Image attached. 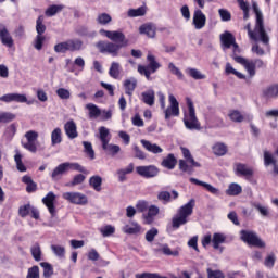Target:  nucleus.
I'll return each instance as SVG.
<instances>
[{
    "label": "nucleus",
    "mask_w": 278,
    "mask_h": 278,
    "mask_svg": "<svg viewBox=\"0 0 278 278\" xmlns=\"http://www.w3.org/2000/svg\"><path fill=\"white\" fill-rule=\"evenodd\" d=\"M101 36H105L111 41H98L96 43L97 49H99L100 53H109V55H113L116 58L118 55V51L129 47V39L125 36V34L121 30H105L100 29ZM117 42V43H114Z\"/></svg>",
    "instance_id": "1"
},
{
    "label": "nucleus",
    "mask_w": 278,
    "mask_h": 278,
    "mask_svg": "<svg viewBox=\"0 0 278 278\" xmlns=\"http://www.w3.org/2000/svg\"><path fill=\"white\" fill-rule=\"evenodd\" d=\"M252 10L256 16L254 30L251 29V24H248L244 29L248 31V36L254 42H262L265 47L270 45V37L268 33H266V28H264V15L257 5V2L252 3Z\"/></svg>",
    "instance_id": "2"
},
{
    "label": "nucleus",
    "mask_w": 278,
    "mask_h": 278,
    "mask_svg": "<svg viewBox=\"0 0 278 278\" xmlns=\"http://www.w3.org/2000/svg\"><path fill=\"white\" fill-rule=\"evenodd\" d=\"M194 205L195 201L194 199H191L187 204L178 208L177 215L172 220L174 229H179L181 225H186V223H188V216H192V212H194Z\"/></svg>",
    "instance_id": "3"
},
{
    "label": "nucleus",
    "mask_w": 278,
    "mask_h": 278,
    "mask_svg": "<svg viewBox=\"0 0 278 278\" xmlns=\"http://www.w3.org/2000/svg\"><path fill=\"white\" fill-rule=\"evenodd\" d=\"M235 62L241 64L250 77H255V68H264L266 66L262 59L249 60L244 56H235Z\"/></svg>",
    "instance_id": "4"
},
{
    "label": "nucleus",
    "mask_w": 278,
    "mask_h": 278,
    "mask_svg": "<svg viewBox=\"0 0 278 278\" xmlns=\"http://www.w3.org/2000/svg\"><path fill=\"white\" fill-rule=\"evenodd\" d=\"M187 105L189 113L184 118L185 127L190 130L201 129V123H199V118H197V112L194 111V103L190 98H187Z\"/></svg>",
    "instance_id": "5"
},
{
    "label": "nucleus",
    "mask_w": 278,
    "mask_h": 278,
    "mask_svg": "<svg viewBox=\"0 0 278 278\" xmlns=\"http://www.w3.org/2000/svg\"><path fill=\"white\" fill-rule=\"evenodd\" d=\"M147 60L149 62L148 66L144 65H139L138 66V73L140 75H144V77L150 80L151 79V74L157 73L160 68H162V64L155 60V55L149 53L147 55Z\"/></svg>",
    "instance_id": "6"
},
{
    "label": "nucleus",
    "mask_w": 278,
    "mask_h": 278,
    "mask_svg": "<svg viewBox=\"0 0 278 278\" xmlns=\"http://www.w3.org/2000/svg\"><path fill=\"white\" fill-rule=\"evenodd\" d=\"M242 242L249 244V247H256L257 249H264L266 243L257 236V232L251 230L240 231Z\"/></svg>",
    "instance_id": "7"
},
{
    "label": "nucleus",
    "mask_w": 278,
    "mask_h": 278,
    "mask_svg": "<svg viewBox=\"0 0 278 278\" xmlns=\"http://www.w3.org/2000/svg\"><path fill=\"white\" fill-rule=\"evenodd\" d=\"M38 131L36 130H28L25 132L24 138H26L27 142L22 143V147L29 151L30 153H36L38 151V146L36 144V141L38 140Z\"/></svg>",
    "instance_id": "8"
},
{
    "label": "nucleus",
    "mask_w": 278,
    "mask_h": 278,
    "mask_svg": "<svg viewBox=\"0 0 278 278\" xmlns=\"http://www.w3.org/2000/svg\"><path fill=\"white\" fill-rule=\"evenodd\" d=\"M62 198L74 205H88V197L81 192H64Z\"/></svg>",
    "instance_id": "9"
},
{
    "label": "nucleus",
    "mask_w": 278,
    "mask_h": 278,
    "mask_svg": "<svg viewBox=\"0 0 278 278\" xmlns=\"http://www.w3.org/2000/svg\"><path fill=\"white\" fill-rule=\"evenodd\" d=\"M136 173L144 179H153L160 175V169L155 165H142L136 167Z\"/></svg>",
    "instance_id": "10"
},
{
    "label": "nucleus",
    "mask_w": 278,
    "mask_h": 278,
    "mask_svg": "<svg viewBox=\"0 0 278 278\" xmlns=\"http://www.w3.org/2000/svg\"><path fill=\"white\" fill-rule=\"evenodd\" d=\"M169 106L164 110L165 121H169L172 116H179V102L175 96H168Z\"/></svg>",
    "instance_id": "11"
},
{
    "label": "nucleus",
    "mask_w": 278,
    "mask_h": 278,
    "mask_svg": "<svg viewBox=\"0 0 278 278\" xmlns=\"http://www.w3.org/2000/svg\"><path fill=\"white\" fill-rule=\"evenodd\" d=\"M0 101L3 103H27V105H31V101H27V96L21 93H7L0 97Z\"/></svg>",
    "instance_id": "12"
},
{
    "label": "nucleus",
    "mask_w": 278,
    "mask_h": 278,
    "mask_svg": "<svg viewBox=\"0 0 278 278\" xmlns=\"http://www.w3.org/2000/svg\"><path fill=\"white\" fill-rule=\"evenodd\" d=\"M192 25L197 30H201L203 29V27H205V25H207V16L203 14V11H201V9L194 10Z\"/></svg>",
    "instance_id": "13"
},
{
    "label": "nucleus",
    "mask_w": 278,
    "mask_h": 278,
    "mask_svg": "<svg viewBox=\"0 0 278 278\" xmlns=\"http://www.w3.org/2000/svg\"><path fill=\"white\" fill-rule=\"evenodd\" d=\"M176 199H179V192L177 190H172V194L168 191H159L157 193V201L163 203V205L170 203V201H176Z\"/></svg>",
    "instance_id": "14"
},
{
    "label": "nucleus",
    "mask_w": 278,
    "mask_h": 278,
    "mask_svg": "<svg viewBox=\"0 0 278 278\" xmlns=\"http://www.w3.org/2000/svg\"><path fill=\"white\" fill-rule=\"evenodd\" d=\"M0 41L4 47L12 49L14 47V39L5 26H0Z\"/></svg>",
    "instance_id": "15"
},
{
    "label": "nucleus",
    "mask_w": 278,
    "mask_h": 278,
    "mask_svg": "<svg viewBox=\"0 0 278 278\" xmlns=\"http://www.w3.org/2000/svg\"><path fill=\"white\" fill-rule=\"evenodd\" d=\"M220 42H222V49L223 51H227V49H231V47L236 42V37L229 31H225L219 36Z\"/></svg>",
    "instance_id": "16"
},
{
    "label": "nucleus",
    "mask_w": 278,
    "mask_h": 278,
    "mask_svg": "<svg viewBox=\"0 0 278 278\" xmlns=\"http://www.w3.org/2000/svg\"><path fill=\"white\" fill-rule=\"evenodd\" d=\"M139 34L147 36L148 38H155L157 34V27L152 23L142 24L139 27Z\"/></svg>",
    "instance_id": "17"
},
{
    "label": "nucleus",
    "mask_w": 278,
    "mask_h": 278,
    "mask_svg": "<svg viewBox=\"0 0 278 278\" xmlns=\"http://www.w3.org/2000/svg\"><path fill=\"white\" fill-rule=\"evenodd\" d=\"M43 205L48 208L51 216H55V193L53 191H50L43 199H42Z\"/></svg>",
    "instance_id": "18"
},
{
    "label": "nucleus",
    "mask_w": 278,
    "mask_h": 278,
    "mask_svg": "<svg viewBox=\"0 0 278 278\" xmlns=\"http://www.w3.org/2000/svg\"><path fill=\"white\" fill-rule=\"evenodd\" d=\"M64 131L70 140H75V138L79 136V132H77V124H75L73 119L65 123Z\"/></svg>",
    "instance_id": "19"
},
{
    "label": "nucleus",
    "mask_w": 278,
    "mask_h": 278,
    "mask_svg": "<svg viewBox=\"0 0 278 278\" xmlns=\"http://www.w3.org/2000/svg\"><path fill=\"white\" fill-rule=\"evenodd\" d=\"M141 144L146 151L149 153H153L154 155H157L160 153H164V149L162 147L157 146V143H151V141L147 139H141Z\"/></svg>",
    "instance_id": "20"
},
{
    "label": "nucleus",
    "mask_w": 278,
    "mask_h": 278,
    "mask_svg": "<svg viewBox=\"0 0 278 278\" xmlns=\"http://www.w3.org/2000/svg\"><path fill=\"white\" fill-rule=\"evenodd\" d=\"M263 98L267 101L278 98V84L269 85L262 91Z\"/></svg>",
    "instance_id": "21"
},
{
    "label": "nucleus",
    "mask_w": 278,
    "mask_h": 278,
    "mask_svg": "<svg viewBox=\"0 0 278 278\" xmlns=\"http://www.w3.org/2000/svg\"><path fill=\"white\" fill-rule=\"evenodd\" d=\"M179 251H181V249L176 248L172 250L166 243L162 244L159 249H154L155 253H163V255H167L169 257H179Z\"/></svg>",
    "instance_id": "22"
},
{
    "label": "nucleus",
    "mask_w": 278,
    "mask_h": 278,
    "mask_svg": "<svg viewBox=\"0 0 278 278\" xmlns=\"http://www.w3.org/2000/svg\"><path fill=\"white\" fill-rule=\"evenodd\" d=\"M138 87V79L131 77L124 80L125 94L128 97H134V91Z\"/></svg>",
    "instance_id": "23"
},
{
    "label": "nucleus",
    "mask_w": 278,
    "mask_h": 278,
    "mask_svg": "<svg viewBox=\"0 0 278 278\" xmlns=\"http://www.w3.org/2000/svg\"><path fill=\"white\" fill-rule=\"evenodd\" d=\"M86 110H88V118L90 121H97L101 116V110L94 103H88L85 105Z\"/></svg>",
    "instance_id": "24"
},
{
    "label": "nucleus",
    "mask_w": 278,
    "mask_h": 278,
    "mask_svg": "<svg viewBox=\"0 0 278 278\" xmlns=\"http://www.w3.org/2000/svg\"><path fill=\"white\" fill-rule=\"evenodd\" d=\"M189 181L191 184H195V186H202L203 188H205V190L211 192V194H220V191L218 190V188L212 186L211 184L201 181V180H199L197 178H189Z\"/></svg>",
    "instance_id": "25"
},
{
    "label": "nucleus",
    "mask_w": 278,
    "mask_h": 278,
    "mask_svg": "<svg viewBox=\"0 0 278 278\" xmlns=\"http://www.w3.org/2000/svg\"><path fill=\"white\" fill-rule=\"evenodd\" d=\"M141 101L146 103V105L153 106L155 105V91L153 89H149L141 93Z\"/></svg>",
    "instance_id": "26"
},
{
    "label": "nucleus",
    "mask_w": 278,
    "mask_h": 278,
    "mask_svg": "<svg viewBox=\"0 0 278 278\" xmlns=\"http://www.w3.org/2000/svg\"><path fill=\"white\" fill-rule=\"evenodd\" d=\"M225 240H227V237L220 232H215L213 235V249L219 250L220 253H223L224 249L220 247V244H224Z\"/></svg>",
    "instance_id": "27"
},
{
    "label": "nucleus",
    "mask_w": 278,
    "mask_h": 278,
    "mask_svg": "<svg viewBox=\"0 0 278 278\" xmlns=\"http://www.w3.org/2000/svg\"><path fill=\"white\" fill-rule=\"evenodd\" d=\"M236 173L238 175H242L243 177H253V168H251L247 164L237 163L236 164Z\"/></svg>",
    "instance_id": "28"
},
{
    "label": "nucleus",
    "mask_w": 278,
    "mask_h": 278,
    "mask_svg": "<svg viewBox=\"0 0 278 278\" xmlns=\"http://www.w3.org/2000/svg\"><path fill=\"white\" fill-rule=\"evenodd\" d=\"M117 177L118 181L123 184L124 181H127V175H131L134 173V163H130L127 167L117 169Z\"/></svg>",
    "instance_id": "29"
},
{
    "label": "nucleus",
    "mask_w": 278,
    "mask_h": 278,
    "mask_svg": "<svg viewBox=\"0 0 278 278\" xmlns=\"http://www.w3.org/2000/svg\"><path fill=\"white\" fill-rule=\"evenodd\" d=\"M140 231H142V227H140L136 222H131L130 225L123 227V232L128 233L129 236H136L140 233Z\"/></svg>",
    "instance_id": "30"
},
{
    "label": "nucleus",
    "mask_w": 278,
    "mask_h": 278,
    "mask_svg": "<svg viewBox=\"0 0 278 278\" xmlns=\"http://www.w3.org/2000/svg\"><path fill=\"white\" fill-rule=\"evenodd\" d=\"M161 166L167 168L168 170H173L175 166H177V159L175 154H168L165 159H163Z\"/></svg>",
    "instance_id": "31"
},
{
    "label": "nucleus",
    "mask_w": 278,
    "mask_h": 278,
    "mask_svg": "<svg viewBox=\"0 0 278 278\" xmlns=\"http://www.w3.org/2000/svg\"><path fill=\"white\" fill-rule=\"evenodd\" d=\"M89 186L93 188L96 192H101L102 190L101 186H103V178H101V176L99 175L91 176L89 178Z\"/></svg>",
    "instance_id": "32"
},
{
    "label": "nucleus",
    "mask_w": 278,
    "mask_h": 278,
    "mask_svg": "<svg viewBox=\"0 0 278 278\" xmlns=\"http://www.w3.org/2000/svg\"><path fill=\"white\" fill-rule=\"evenodd\" d=\"M66 167L64 163L59 164L52 172L51 177L53 181H58L59 179H62V175L66 174Z\"/></svg>",
    "instance_id": "33"
},
{
    "label": "nucleus",
    "mask_w": 278,
    "mask_h": 278,
    "mask_svg": "<svg viewBox=\"0 0 278 278\" xmlns=\"http://www.w3.org/2000/svg\"><path fill=\"white\" fill-rule=\"evenodd\" d=\"M62 144V128L56 127L51 132V146Z\"/></svg>",
    "instance_id": "34"
},
{
    "label": "nucleus",
    "mask_w": 278,
    "mask_h": 278,
    "mask_svg": "<svg viewBox=\"0 0 278 278\" xmlns=\"http://www.w3.org/2000/svg\"><path fill=\"white\" fill-rule=\"evenodd\" d=\"M30 253L35 262L42 261V248H40V243H35L30 247Z\"/></svg>",
    "instance_id": "35"
},
{
    "label": "nucleus",
    "mask_w": 278,
    "mask_h": 278,
    "mask_svg": "<svg viewBox=\"0 0 278 278\" xmlns=\"http://www.w3.org/2000/svg\"><path fill=\"white\" fill-rule=\"evenodd\" d=\"M180 150L185 160H187V162H190V164L195 168L201 167V164L194 161V157H192V154L190 153V150L188 148L181 147Z\"/></svg>",
    "instance_id": "36"
},
{
    "label": "nucleus",
    "mask_w": 278,
    "mask_h": 278,
    "mask_svg": "<svg viewBox=\"0 0 278 278\" xmlns=\"http://www.w3.org/2000/svg\"><path fill=\"white\" fill-rule=\"evenodd\" d=\"M213 153L218 157H223V155H227V146L223 142H217L213 146Z\"/></svg>",
    "instance_id": "37"
},
{
    "label": "nucleus",
    "mask_w": 278,
    "mask_h": 278,
    "mask_svg": "<svg viewBox=\"0 0 278 278\" xmlns=\"http://www.w3.org/2000/svg\"><path fill=\"white\" fill-rule=\"evenodd\" d=\"M241 193H242V186L236 182L230 184L228 189L226 190V194H228V197H238V194H241Z\"/></svg>",
    "instance_id": "38"
},
{
    "label": "nucleus",
    "mask_w": 278,
    "mask_h": 278,
    "mask_svg": "<svg viewBox=\"0 0 278 278\" xmlns=\"http://www.w3.org/2000/svg\"><path fill=\"white\" fill-rule=\"evenodd\" d=\"M109 75L113 79H118V77H121V63L112 62L111 67L109 70Z\"/></svg>",
    "instance_id": "39"
},
{
    "label": "nucleus",
    "mask_w": 278,
    "mask_h": 278,
    "mask_svg": "<svg viewBox=\"0 0 278 278\" xmlns=\"http://www.w3.org/2000/svg\"><path fill=\"white\" fill-rule=\"evenodd\" d=\"M103 151L108 153L109 155H116L117 153H121V146L112 144V143H104L102 146Z\"/></svg>",
    "instance_id": "40"
},
{
    "label": "nucleus",
    "mask_w": 278,
    "mask_h": 278,
    "mask_svg": "<svg viewBox=\"0 0 278 278\" xmlns=\"http://www.w3.org/2000/svg\"><path fill=\"white\" fill-rule=\"evenodd\" d=\"M70 51H81L84 49V41L80 39H70L67 40Z\"/></svg>",
    "instance_id": "41"
},
{
    "label": "nucleus",
    "mask_w": 278,
    "mask_h": 278,
    "mask_svg": "<svg viewBox=\"0 0 278 278\" xmlns=\"http://www.w3.org/2000/svg\"><path fill=\"white\" fill-rule=\"evenodd\" d=\"M64 10V4H52L50 5L46 11V16H55V14H59V12H62Z\"/></svg>",
    "instance_id": "42"
},
{
    "label": "nucleus",
    "mask_w": 278,
    "mask_h": 278,
    "mask_svg": "<svg viewBox=\"0 0 278 278\" xmlns=\"http://www.w3.org/2000/svg\"><path fill=\"white\" fill-rule=\"evenodd\" d=\"M65 166V170L68 173V170H77V173H87L86 167L81 166L79 163H71V162H65L63 163Z\"/></svg>",
    "instance_id": "43"
},
{
    "label": "nucleus",
    "mask_w": 278,
    "mask_h": 278,
    "mask_svg": "<svg viewBox=\"0 0 278 278\" xmlns=\"http://www.w3.org/2000/svg\"><path fill=\"white\" fill-rule=\"evenodd\" d=\"M99 138H100V141L102 142V146L108 144L111 140L110 129L105 128L104 126L100 127L99 128Z\"/></svg>",
    "instance_id": "44"
},
{
    "label": "nucleus",
    "mask_w": 278,
    "mask_h": 278,
    "mask_svg": "<svg viewBox=\"0 0 278 278\" xmlns=\"http://www.w3.org/2000/svg\"><path fill=\"white\" fill-rule=\"evenodd\" d=\"M225 73L226 75H235L236 77H238V79H247V76L236 71V68H233L231 63H226Z\"/></svg>",
    "instance_id": "45"
},
{
    "label": "nucleus",
    "mask_w": 278,
    "mask_h": 278,
    "mask_svg": "<svg viewBox=\"0 0 278 278\" xmlns=\"http://www.w3.org/2000/svg\"><path fill=\"white\" fill-rule=\"evenodd\" d=\"M127 14L129 18L144 16V14H147V7H139L138 9H129Z\"/></svg>",
    "instance_id": "46"
},
{
    "label": "nucleus",
    "mask_w": 278,
    "mask_h": 278,
    "mask_svg": "<svg viewBox=\"0 0 278 278\" xmlns=\"http://www.w3.org/2000/svg\"><path fill=\"white\" fill-rule=\"evenodd\" d=\"M187 75L189 77H192V79L199 80V79H205V74H202L201 71L194 68V67H188L186 70Z\"/></svg>",
    "instance_id": "47"
},
{
    "label": "nucleus",
    "mask_w": 278,
    "mask_h": 278,
    "mask_svg": "<svg viewBox=\"0 0 278 278\" xmlns=\"http://www.w3.org/2000/svg\"><path fill=\"white\" fill-rule=\"evenodd\" d=\"M36 31L37 36H42L47 31V26L45 25V16L40 15L36 21Z\"/></svg>",
    "instance_id": "48"
},
{
    "label": "nucleus",
    "mask_w": 278,
    "mask_h": 278,
    "mask_svg": "<svg viewBox=\"0 0 278 278\" xmlns=\"http://www.w3.org/2000/svg\"><path fill=\"white\" fill-rule=\"evenodd\" d=\"M96 21L98 25H110V23H112V15L108 13H99Z\"/></svg>",
    "instance_id": "49"
},
{
    "label": "nucleus",
    "mask_w": 278,
    "mask_h": 278,
    "mask_svg": "<svg viewBox=\"0 0 278 278\" xmlns=\"http://www.w3.org/2000/svg\"><path fill=\"white\" fill-rule=\"evenodd\" d=\"M228 116L232 123H242L244 121V115L238 110H231Z\"/></svg>",
    "instance_id": "50"
},
{
    "label": "nucleus",
    "mask_w": 278,
    "mask_h": 278,
    "mask_svg": "<svg viewBox=\"0 0 278 278\" xmlns=\"http://www.w3.org/2000/svg\"><path fill=\"white\" fill-rule=\"evenodd\" d=\"M252 207H254V210H257L261 216H263V218L268 217V214H269L268 206H264L260 202H254L252 203Z\"/></svg>",
    "instance_id": "51"
},
{
    "label": "nucleus",
    "mask_w": 278,
    "mask_h": 278,
    "mask_svg": "<svg viewBox=\"0 0 278 278\" xmlns=\"http://www.w3.org/2000/svg\"><path fill=\"white\" fill-rule=\"evenodd\" d=\"M86 181V176L83 174H77L74 176L73 180L67 182L66 186L70 188H74V186H79Z\"/></svg>",
    "instance_id": "52"
},
{
    "label": "nucleus",
    "mask_w": 278,
    "mask_h": 278,
    "mask_svg": "<svg viewBox=\"0 0 278 278\" xmlns=\"http://www.w3.org/2000/svg\"><path fill=\"white\" fill-rule=\"evenodd\" d=\"M51 251L54 253L56 257H60L61 260H63V257H65L66 255V249L62 245L52 244Z\"/></svg>",
    "instance_id": "53"
},
{
    "label": "nucleus",
    "mask_w": 278,
    "mask_h": 278,
    "mask_svg": "<svg viewBox=\"0 0 278 278\" xmlns=\"http://www.w3.org/2000/svg\"><path fill=\"white\" fill-rule=\"evenodd\" d=\"M45 40H47L45 35H37L33 41V47H35L37 51H42V45H45Z\"/></svg>",
    "instance_id": "54"
},
{
    "label": "nucleus",
    "mask_w": 278,
    "mask_h": 278,
    "mask_svg": "<svg viewBox=\"0 0 278 278\" xmlns=\"http://www.w3.org/2000/svg\"><path fill=\"white\" fill-rule=\"evenodd\" d=\"M168 71L172 73V75H175L178 79H184V73L179 67L175 66V63L170 62L168 63Z\"/></svg>",
    "instance_id": "55"
},
{
    "label": "nucleus",
    "mask_w": 278,
    "mask_h": 278,
    "mask_svg": "<svg viewBox=\"0 0 278 278\" xmlns=\"http://www.w3.org/2000/svg\"><path fill=\"white\" fill-rule=\"evenodd\" d=\"M40 266L43 268V277L49 278L53 275V265L48 262H41Z\"/></svg>",
    "instance_id": "56"
},
{
    "label": "nucleus",
    "mask_w": 278,
    "mask_h": 278,
    "mask_svg": "<svg viewBox=\"0 0 278 278\" xmlns=\"http://www.w3.org/2000/svg\"><path fill=\"white\" fill-rule=\"evenodd\" d=\"M16 115L11 112H0V123H12Z\"/></svg>",
    "instance_id": "57"
},
{
    "label": "nucleus",
    "mask_w": 278,
    "mask_h": 278,
    "mask_svg": "<svg viewBox=\"0 0 278 278\" xmlns=\"http://www.w3.org/2000/svg\"><path fill=\"white\" fill-rule=\"evenodd\" d=\"M54 51H55V53H66L67 51H71L68 48V40L56 43L54 46Z\"/></svg>",
    "instance_id": "58"
},
{
    "label": "nucleus",
    "mask_w": 278,
    "mask_h": 278,
    "mask_svg": "<svg viewBox=\"0 0 278 278\" xmlns=\"http://www.w3.org/2000/svg\"><path fill=\"white\" fill-rule=\"evenodd\" d=\"M14 160L17 170H20V173H25V170H27V167H25V164H23V156L21 155V153L15 154Z\"/></svg>",
    "instance_id": "59"
},
{
    "label": "nucleus",
    "mask_w": 278,
    "mask_h": 278,
    "mask_svg": "<svg viewBox=\"0 0 278 278\" xmlns=\"http://www.w3.org/2000/svg\"><path fill=\"white\" fill-rule=\"evenodd\" d=\"M26 278H40V267H38V265H35L28 268Z\"/></svg>",
    "instance_id": "60"
},
{
    "label": "nucleus",
    "mask_w": 278,
    "mask_h": 278,
    "mask_svg": "<svg viewBox=\"0 0 278 278\" xmlns=\"http://www.w3.org/2000/svg\"><path fill=\"white\" fill-rule=\"evenodd\" d=\"M277 160H275V156H273V153H270L268 150L264 151V164L265 166H270V164H275Z\"/></svg>",
    "instance_id": "61"
},
{
    "label": "nucleus",
    "mask_w": 278,
    "mask_h": 278,
    "mask_svg": "<svg viewBox=\"0 0 278 278\" xmlns=\"http://www.w3.org/2000/svg\"><path fill=\"white\" fill-rule=\"evenodd\" d=\"M83 144H84L85 153L89 155L90 160H94V149H92V143L88 141H84Z\"/></svg>",
    "instance_id": "62"
},
{
    "label": "nucleus",
    "mask_w": 278,
    "mask_h": 278,
    "mask_svg": "<svg viewBox=\"0 0 278 278\" xmlns=\"http://www.w3.org/2000/svg\"><path fill=\"white\" fill-rule=\"evenodd\" d=\"M207 278H225V274L222 270H212V268L206 269Z\"/></svg>",
    "instance_id": "63"
},
{
    "label": "nucleus",
    "mask_w": 278,
    "mask_h": 278,
    "mask_svg": "<svg viewBox=\"0 0 278 278\" xmlns=\"http://www.w3.org/2000/svg\"><path fill=\"white\" fill-rule=\"evenodd\" d=\"M160 231L157 228H152L146 232V240L147 242H153L155 240V236H157Z\"/></svg>",
    "instance_id": "64"
}]
</instances>
